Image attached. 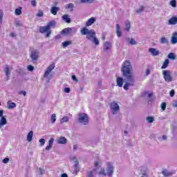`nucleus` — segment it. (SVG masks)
<instances>
[{
    "label": "nucleus",
    "instance_id": "35",
    "mask_svg": "<svg viewBox=\"0 0 177 177\" xmlns=\"http://www.w3.org/2000/svg\"><path fill=\"white\" fill-rule=\"evenodd\" d=\"M61 124H63L64 122H68V116H64L62 119L60 120Z\"/></svg>",
    "mask_w": 177,
    "mask_h": 177
},
{
    "label": "nucleus",
    "instance_id": "8",
    "mask_svg": "<svg viewBox=\"0 0 177 177\" xmlns=\"http://www.w3.org/2000/svg\"><path fill=\"white\" fill-rule=\"evenodd\" d=\"M96 37V32L93 30H89L86 35V39L89 41H92V39Z\"/></svg>",
    "mask_w": 177,
    "mask_h": 177
},
{
    "label": "nucleus",
    "instance_id": "2",
    "mask_svg": "<svg viewBox=\"0 0 177 177\" xmlns=\"http://www.w3.org/2000/svg\"><path fill=\"white\" fill-rule=\"evenodd\" d=\"M108 169H106V173L104 170V169H102L101 171L99 172L100 175H104V176H106V175L108 176H111L113 175V173L114 172V167H113V165L111 163L108 162L107 163Z\"/></svg>",
    "mask_w": 177,
    "mask_h": 177
},
{
    "label": "nucleus",
    "instance_id": "28",
    "mask_svg": "<svg viewBox=\"0 0 177 177\" xmlns=\"http://www.w3.org/2000/svg\"><path fill=\"white\" fill-rule=\"evenodd\" d=\"M168 59H170V60H176V55H175V53H170L167 55Z\"/></svg>",
    "mask_w": 177,
    "mask_h": 177
},
{
    "label": "nucleus",
    "instance_id": "21",
    "mask_svg": "<svg viewBox=\"0 0 177 177\" xmlns=\"http://www.w3.org/2000/svg\"><path fill=\"white\" fill-rule=\"evenodd\" d=\"M39 31L41 34H44V32H46L47 31H49V28L46 26H41L39 28Z\"/></svg>",
    "mask_w": 177,
    "mask_h": 177
},
{
    "label": "nucleus",
    "instance_id": "43",
    "mask_svg": "<svg viewBox=\"0 0 177 177\" xmlns=\"http://www.w3.org/2000/svg\"><path fill=\"white\" fill-rule=\"evenodd\" d=\"M144 96H148V97H151L153 96V93H149L147 91L144 92Z\"/></svg>",
    "mask_w": 177,
    "mask_h": 177
},
{
    "label": "nucleus",
    "instance_id": "38",
    "mask_svg": "<svg viewBox=\"0 0 177 177\" xmlns=\"http://www.w3.org/2000/svg\"><path fill=\"white\" fill-rule=\"evenodd\" d=\"M160 44H168V40L167 39V38H165V37H161Z\"/></svg>",
    "mask_w": 177,
    "mask_h": 177
},
{
    "label": "nucleus",
    "instance_id": "33",
    "mask_svg": "<svg viewBox=\"0 0 177 177\" xmlns=\"http://www.w3.org/2000/svg\"><path fill=\"white\" fill-rule=\"evenodd\" d=\"M126 26V31H129L131 30V22L129 21H127L125 23Z\"/></svg>",
    "mask_w": 177,
    "mask_h": 177
},
{
    "label": "nucleus",
    "instance_id": "48",
    "mask_svg": "<svg viewBox=\"0 0 177 177\" xmlns=\"http://www.w3.org/2000/svg\"><path fill=\"white\" fill-rule=\"evenodd\" d=\"M169 96L171 97H174V96H175V90H171L170 92H169Z\"/></svg>",
    "mask_w": 177,
    "mask_h": 177
},
{
    "label": "nucleus",
    "instance_id": "46",
    "mask_svg": "<svg viewBox=\"0 0 177 177\" xmlns=\"http://www.w3.org/2000/svg\"><path fill=\"white\" fill-rule=\"evenodd\" d=\"M149 52L152 53L153 56H156V48H149Z\"/></svg>",
    "mask_w": 177,
    "mask_h": 177
},
{
    "label": "nucleus",
    "instance_id": "39",
    "mask_svg": "<svg viewBox=\"0 0 177 177\" xmlns=\"http://www.w3.org/2000/svg\"><path fill=\"white\" fill-rule=\"evenodd\" d=\"M51 122L55 124L56 122V114L53 113L51 115Z\"/></svg>",
    "mask_w": 177,
    "mask_h": 177
},
{
    "label": "nucleus",
    "instance_id": "16",
    "mask_svg": "<svg viewBox=\"0 0 177 177\" xmlns=\"http://www.w3.org/2000/svg\"><path fill=\"white\" fill-rule=\"evenodd\" d=\"M32 60H38V51L33 50L30 55Z\"/></svg>",
    "mask_w": 177,
    "mask_h": 177
},
{
    "label": "nucleus",
    "instance_id": "20",
    "mask_svg": "<svg viewBox=\"0 0 177 177\" xmlns=\"http://www.w3.org/2000/svg\"><path fill=\"white\" fill-rule=\"evenodd\" d=\"M62 19L64 20V21H65L66 23L70 24L71 23V19H70V17H68V15H64L62 16Z\"/></svg>",
    "mask_w": 177,
    "mask_h": 177
},
{
    "label": "nucleus",
    "instance_id": "53",
    "mask_svg": "<svg viewBox=\"0 0 177 177\" xmlns=\"http://www.w3.org/2000/svg\"><path fill=\"white\" fill-rule=\"evenodd\" d=\"M87 175H88V177H93V171H88Z\"/></svg>",
    "mask_w": 177,
    "mask_h": 177
},
{
    "label": "nucleus",
    "instance_id": "36",
    "mask_svg": "<svg viewBox=\"0 0 177 177\" xmlns=\"http://www.w3.org/2000/svg\"><path fill=\"white\" fill-rule=\"evenodd\" d=\"M91 41H93V42L95 44L96 46H97L100 44L99 39L96 38V36L94 38H93Z\"/></svg>",
    "mask_w": 177,
    "mask_h": 177
},
{
    "label": "nucleus",
    "instance_id": "29",
    "mask_svg": "<svg viewBox=\"0 0 177 177\" xmlns=\"http://www.w3.org/2000/svg\"><path fill=\"white\" fill-rule=\"evenodd\" d=\"M55 26H56V22L55 21H50L47 24V28H48V30H50V27H55Z\"/></svg>",
    "mask_w": 177,
    "mask_h": 177
},
{
    "label": "nucleus",
    "instance_id": "41",
    "mask_svg": "<svg viewBox=\"0 0 177 177\" xmlns=\"http://www.w3.org/2000/svg\"><path fill=\"white\" fill-rule=\"evenodd\" d=\"M160 107L162 111H165V109H167V104L165 102H162Z\"/></svg>",
    "mask_w": 177,
    "mask_h": 177
},
{
    "label": "nucleus",
    "instance_id": "51",
    "mask_svg": "<svg viewBox=\"0 0 177 177\" xmlns=\"http://www.w3.org/2000/svg\"><path fill=\"white\" fill-rule=\"evenodd\" d=\"M28 71H34V66H32L31 65H28Z\"/></svg>",
    "mask_w": 177,
    "mask_h": 177
},
{
    "label": "nucleus",
    "instance_id": "30",
    "mask_svg": "<svg viewBox=\"0 0 177 177\" xmlns=\"http://www.w3.org/2000/svg\"><path fill=\"white\" fill-rule=\"evenodd\" d=\"M168 64H169V59H165L163 62V64L161 67L162 69L167 68L168 67Z\"/></svg>",
    "mask_w": 177,
    "mask_h": 177
},
{
    "label": "nucleus",
    "instance_id": "55",
    "mask_svg": "<svg viewBox=\"0 0 177 177\" xmlns=\"http://www.w3.org/2000/svg\"><path fill=\"white\" fill-rule=\"evenodd\" d=\"M72 80L75 81V82H78V79H77V76L75 75H72Z\"/></svg>",
    "mask_w": 177,
    "mask_h": 177
},
{
    "label": "nucleus",
    "instance_id": "60",
    "mask_svg": "<svg viewBox=\"0 0 177 177\" xmlns=\"http://www.w3.org/2000/svg\"><path fill=\"white\" fill-rule=\"evenodd\" d=\"M39 174L42 175V174H44V172H45V170H44L43 169L39 168Z\"/></svg>",
    "mask_w": 177,
    "mask_h": 177
},
{
    "label": "nucleus",
    "instance_id": "42",
    "mask_svg": "<svg viewBox=\"0 0 177 177\" xmlns=\"http://www.w3.org/2000/svg\"><path fill=\"white\" fill-rule=\"evenodd\" d=\"M80 2L82 3H92V2H93V0H80Z\"/></svg>",
    "mask_w": 177,
    "mask_h": 177
},
{
    "label": "nucleus",
    "instance_id": "26",
    "mask_svg": "<svg viewBox=\"0 0 177 177\" xmlns=\"http://www.w3.org/2000/svg\"><path fill=\"white\" fill-rule=\"evenodd\" d=\"M116 32L118 37H121L122 32H121V29L120 28V24H116Z\"/></svg>",
    "mask_w": 177,
    "mask_h": 177
},
{
    "label": "nucleus",
    "instance_id": "32",
    "mask_svg": "<svg viewBox=\"0 0 177 177\" xmlns=\"http://www.w3.org/2000/svg\"><path fill=\"white\" fill-rule=\"evenodd\" d=\"M75 164L74 167L76 168V169H75V174H77V172H80V169H78V164H79V162H78L77 160H76L75 161Z\"/></svg>",
    "mask_w": 177,
    "mask_h": 177
},
{
    "label": "nucleus",
    "instance_id": "45",
    "mask_svg": "<svg viewBox=\"0 0 177 177\" xmlns=\"http://www.w3.org/2000/svg\"><path fill=\"white\" fill-rule=\"evenodd\" d=\"M145 10V7L143 6H141L139 9L136 10V13H140V12H143Z\"/></svg>",
    "mask_w": 177,
    "mask_h": 177
},
{
    "label": "nucleus",
    "instance_id": "11",
    "mask_svg": "<svg viewBox=\"0 0 177 177\" xmlns=\"http://www.w3.org/2000/svg\"><path fill=\"white\" fill-rule=\"evenodd\" d=\"M116 85L119 86V88H122V85H124V79L121 77H118L116 78Z\"/></svg>",
    "mask_w": 177,
    "mask_h": 177
},
{
    "label": "nucleus",
    "instance_id": "52",
    "mask_svg": "<svg viewBox=\"0 0 177 177\" xmlns=\"http://www.w3.org/2000/svg\"><path fill=\"white\" fill-rule=\"evenodd\" d=\"M129 44H131V45H136V41L134 39H131Z\"/></svg>",
    "mask_w": 177,
    "mask_h": 177
},
{
    "label": "nucleus",
    "instance_id": "58",
    "mask_svg": "<svg viewBox=\"0 0 177 177\" xmlns=\"http://www.w3.org/2000/svg\"><path fill=\"white\" fill-rule=\"evenodd\" d=\"M47 33H46V37L48 38V37H50V29L48 30V31H47L46 32Z\"/></svg>",
    "mask_w": 177,
    "mask_h": 177
},
{
    "label": "nucleus",
    "instance_id": "24",
    "mask_svg": "<svg viewBox=\"0 0 177 177\" xmlns=\"http://www.w3.org/2000/svg\"><path fill=\"white\" fill-rule=\"evenodd\" d=\"M34 135V132L32 131H30L27 136V140L28 142H31L32 140V136Z\"/></svg>",
    "mask_w": 177,
    "mask_h": 177
},
{
    "label": "nucleus",
    "instance_id": "49",
    "mask_svg": "<svg viewBox=\"0 0 177 177\" xmlns=\"http://www.w3.org/2000/svg\"><path fill=\"white\" fill-rule=\"evenodd\" d=\"M39 142L41 146H44V145H45V139H44V138L40 139L39 140Z\"/></svg>",
    "mask_w": 177,
    "mask_h": 177
},
{
    "label": "nucleus",
    "instance_id": "50",
    "mask_svg": "<svg viewBox=\"0 0 177 177\" xmlns=\"http://www.w3.org/2000/svg\"><path fill=\"white\" fill-rule=\"evenodd\" d=\"M2 162H3V164H8L9 162V158H5L3 160Z\"/></svg>",
    "mask_w": 177,
    "mask_h": 177
},
{
    "label": "nucleus",
    "instance_id": "4",
    "mask_svg": "<svg viewBox=\"0 0 177 177\" xmlns=\"http://www.w3.org/2000/svg\"><path fill=\"white\" fill-rule=\"evenodd\" d=\"M162 75L166 82H172L173 78L172 76H171L170 71H162Z\"/></svg>",
    "mask_w": 177,
    "mask_h": 177
},
{
    "label": "nucleus",
    "instance_id": "23",
    "mask_svg": "<svg viewBox=\"0 0 177 177\" xmlns=\"http://www.w3.org/2000/svg\"><path fill=\"white\" fill-rule=\"evenodd\" d=\"M110 48H111V45L110 44V42L106 41L104 45V50H105V52H107V50H109Z\"/></svg>",
    "mask_w": 177,
    "mask_h": 177
},
{
    "label": "nucleus",
    "instance_id": "22",
    "mask_svg": "<svg viewBox=\"0 0 177 177\" xmlns=\"http://www.w3.org/2000/svg\"><path fill=\"white\" fill-rule=\"evenodd\" d=\"M80 32L82 35H88V33L89 32V29H88L86 27H84L82 28Z\"/></svg>",
    "mask_w": 177,
    "mask_h": 177
},
{
    "label": "nucleus",
    "instance_id": "40",
    "mask_svg": "<svg viewBox=\"0 0 177 177\" xmlns=\"http://www.w3.org/2000/svg\"><path fill=\"white\" fill-rule=\"evenodd\" d=\"M37 16V17H42V16H44V11L42 10H39Z\"/></svg>",
    "mask_w": 177,
    "mask_h": 177
},
{
    "label": "nucleus",
    "instance_id": "27",
    "mask_svg": "<svg viewBox=\"0 0 177 177\" xmlns=\"http://www.w3.org/2000/svg\"><path fill=\"white\" fill-rule=\"evenodd\" d=\"M65 9H70V12H73V10H74V4L71 3L66 5Z\"/></svg>",
    "mask_w": 177,
    "mask_h": 177
},
{
    "label": "nucleus",
    "instance_id": "17",
    "mask_svg": "<svg viewBox=\"0 0 177 177\" xmlns=\"http://www.w3.org/2000/svg\"><path fill=\"white\" fill-rule=\"evenodd\" d=\"M60 10V8L56 6H53L50 9V13L53 15L54 16H56L57 15V12Z\"/></svg>",
    "mask_w": 177,
    "mask_h": 177
},
{
    "label": "nucleus",
    "instance_id": "1",
    "mask_svg": "<svg viewBox=\"0 0 177 177\" xmlns=\"http://www.w3.org/2000/svg\"><path fill=\"white\" fill-rule=\"evenodd\" d=\"M122 75L125 78L126 82L124 84V91H128L129 86H135V77L133 76L132 65L129 60H126L122 63L121 68Z\"/></svg>",
    "mask_w": 177,
    "mask_h": 177
},
{
    "label": "nucleus",
    "instance_id": "63",
    "mask_svg": "<svg viewBox=\"0 0 177 177\" xmlns=\"http://www.w3.org/2000/svg\"><path fill=\"white\" fill-rule=\"evenodd\" d=\"M61 177H68V176H67V174H62Z\"/></svg>",
    "mask_w": 177,
    "mask_h": 177
},
{
    "label": "nucleus",
    "instance_id": "44",
    "mask_svg": "<svg viewBox=\"0 0 177 177\" xmlns=\"http://www.w3.org/2000/svg\"><path fill=\"white\" fill-rule=\"evenodd\" d=\"M147 122H149L150 124H151V122H153V121H154V118L147 117Z\"/></svg>",
    "mask_w": 177,
    "mask_h": 177
},
{
    "label": "nucleus",
    "instance_id": "15",
    "mask_svg": "<svg viewBox=\"0 0 177 177\" xmlns=\"http://www.w3.org/2000/svg\"><path fill=\"white\" fill-rule=\"evenodd\" d=\"M170 42L171 44H177V32H176L172 34Z\"/></svg>",
    "mask_w": 177,
    "mask_h": 177
},
{
    "label": "nucleus",
    "instance_id": "57",
    "mask_svg": "<svg viewBox=\"0 0 177 177\" xmlns=\"http://www.w3.org/2000/svg\"><path fill=\"white\" fill-rule=\"evenodd\" d=\"M19 95H24V96H26V95H27V93L25 91H21L19 92Z\"/></svg>",
    "mask_w": 177,
    "mask_h": 177
},
{
    "label": "nucleus",
    "instance_id": "19",
    "mask_svg": "<svg viewBox=\"0 0 177 177\" xmlns=\"http://www.w3.org/2000/svg\"><path fill=\"white\" fill-rule=\"evenodd\" d=\"M53 138H50L49 142H48V145L46 147V150L49 151L50 149H52V147L53 146V142H54Z\"/></svg>",
    "mask_w": 177,
    "mask_h": 177
},
{
    "label": "nucleus",
    "instance_id": "61",
    "mask_svg": "<svg viewBox=\"0 0 177 177\" xmlns=\"http://www.w3.org/2000/svg\"><path fill=\"white\" fill-rule=\"evenodd\" d=\"M149 74H150V69H147L146 71V75H149Z\"/></svg>",
    "mask_w": 177,
    "mask_h": 177
},
{
    "label": "nucleus",
    "instance_id": "18",
    "mask_svg": "<svg viewBox=\"0 0 177 177\" xmlns=\"http://www.w3.org/2000/svg\"><path fill=\"white\" fill-rule=\"evenodd\" d=\"M177 24V17H173L169 20V25L174 26Z\"/></svg>",
    "mask_w": 177,
    "mask_h": 177
},
{
    "label": "nucleus",
    "instance_id": "5",
    "mask_svg": "<svg viewBox=\"0 0 177 177\" xmlns=\"http://www.w3.org/2000/svg\"><path fill=\"white\" fill-rule=\"evenodd\" d=\"M55 68V64H51L48 66V67L46 68L44 74V77L48 78L49 75H50V73H52V71Z\"/></svg>",
    "mask_w": 177,
    "mask_h": 177
},
{
    "label": "nucleus",
    "instance_id": "56",
    "mask_svg": "<svg viewBox=\"0 0 177 177\" xmlns=\"http://www.w3.org/2000/svg\"><path fill=\"white\" fill-rule=\"evenodd\" d=\"M64 92L66 93H70V88H68V87L65 88H64Z\"/></svg>",
    "mask_w": 177,
    "mask_h": 177
},
{
    "label": "nucleus",
    "instance_id": "31",
    "mask_svg": "<svg viewBox=\"0 0 177 177\" xmlns=\"http://www.w3.org/2000/svg\"><path fill=\"white\" fill-rule=\"evenodd\" d=\"M72 44H73V41H65L62 42V46H64V48H67L68 45H71Z\"/></svg>",
    "mask_w": 177,
    "mask_h": 177
},
{
    "label": "nucleus",
    "instance_id": "14",
    "mask_svg": "<svg viewBox=\"0 0 177 177\" xmlns=\"http://www.w3.org/2000/svg\"><path fill=\"white\" fill-rule=\"evenodd\" d=\"M57 142L58 145H66L67 143V139L64 137H59L57 138Z\"/></svg>",
    "mask_w": 177,
    "mask_h": 177
},
{
    "label": "nucleus",
    "instance_id": "47",
    "mask_svg": "<svg viewBox=\"0 0 177 177\" xmlns=\"http://www.w3.org/2000/svg\"><path fill=\"white\" fill-rule=\"evenodd\" d=\"M2 19H3V11L0 10V23H2Z\"/></svg>",
    "mask_w": 177,
    "mask_h": 177
},
{
    "label": "nucleus",
    "instance_id": "12",
    "mask_svg": "<svg viewBox=\"0 0 177 177\" xmlns=\"http://www.w3.org/2000/svg\"><path fill=\"white\" fill-rule=\"evenodd\" d=\"M162 175H163V176L165 177H171L172 176V175H174V173L172 171H169L167 169H163L161 171Z\"/></svg>",
    "mask_w": 177,
    "mask_h": 177
},
{
    "label": "nucleus",
    "instance_id": "7",
    "mask_svg": "<svg viewBox=\"0 0 177 177\" xmlns=\"http://www.w3.org/2000/svg\"><path fill=\"white\" fill-rule=\"evenodd\" d=\"M111 109L113 111L112 114H117L120 110V106L116 102H112L111 103Z\"/></svg>",
    "mask_w": 177,
    "mask_h": 177
},
{
    "label": "nucleus",
    "instance_id": "54",
    "mask_svg": "<svg viewBox=\"0 0 177 177\" xmlns=\"http://www.w3.org/2000/svg\"><path fill=\"white\" fill-rule=\"evenodd\" d=\"M159 139H160V140H167V136L163 135V136H162V138L160 137Z\"/></svg>",
    "mask_w": 177,
    "mask_h": 177
},
{
    "label": "nucleus",
    "instance_id": "3",
    "mask_svg": "<svg viewBox=\"0 0 177 177\" xmlns=\"http://www.w3.org/2000/svg\"><path fill=\"white\" fill-rule=\"evenodd\" d=\"M79 122H80L81 124H83L84 125H86V124L89 122V117H88V115L85 113H80Z\"/></svg>",
    "mask_w": 177,
    "mask_h": 177
},
{
    "label": "nucleus",
    "instance_id": "6",
    "mask_svg": "<svg viewBox=\"0 0 177 177\" xmlns=\"http://www.w3.org/2000/svg\"><path fill=\"white\" fill-rule=\"evenodd\" d=\"M3 115V111L0 110V117H1L0 120V128H2V127L8 124V120H6V118Z\"/></svg>",
    "mask_w": 177,
    "mask_h": 177
},
{
    "label": "nucleus",
    "instance_id": "13",
    "mask_svg": "<svg viewBox=\"0 0 177 177\" xmlns=\"http://www.w3.org/2000/svg\"><path fill=\"white\" fill-rule=\"evenodd\" d=\"M95 21H96V18L95 17H91L88 19L86 22V27H90V26H92V24H93Z\"/></svg>",
    "mask_w": 177,
    "mask_h": 177
},
{
    "label": "nucleus",
    "instance_id": "64",
    "mask_svg": "<svg viewBox=\"0 0 177 177\" xmlns=\"http://www.w3.org/2000/svg\"><path fill=\"white\" fill-rule=\"evenodd\" d=\"M173 107H177V101H175L173 104Z\"/></svg>",
    "mask_w": 177,
    "mask_h": 177
},
{
    "label": "nucleus",
    "instance_id": "59",
    "mask_svg": "<svg viewBox=\"0 0 177 177\" xmlns=\"http://www.w3.org/2000/svg\"><path fill=\"white\" fill-rule=\"evenodd\" d=\"M31 5H32L35 7L37 6V1H35V0L32 1Z\"/></svg>",
    "mask_w": 177,
    "mask_h": 177
},
{
    "label": "nucleus",
    "instance_id": "62",
    "mask_svg": "<svg viewBox=\"0 0 177 177\" xmlns=\"http://www.w3.org/2000/svg\"><path fill=\"white\" fill-rule=\"evenodd\" d=\"M10 35V37H16V34H15V32H11Z\"/></svg>",
    "mask_w": 177,
    "mask_h": 177
},
{
    "label": "nucleus",
    "instance_id": "37",
    "mask_svg": "<svg viewBox=\"0 0 177 177\" xmlns=\"http://www.w3.org/2000/svg\"><path fill=\"white\" fill-rule=\"evenodd\" d=\"M169 5H171V6H172V8H176V0L170 1Z\"/></svg>",
    "mask_w": 177,
    "mask_h": 177
},
{
    "label": "nucleus",
    "instance_id": "34",
    "mask_svg": "<svg viewBox=\"0 0 177 177\" xmlns=\"http://www.w3.org/2000/svg\"><path fill=\"white\" fill-rule=\"evenodd\" d=\"M15 15L17 16H20V15H21V7H19L15 10Z\"/></svg>",
    "mask_w": 177,
    "mask_h": 177
},
{
    "label": "nucleus",
    "instance_id": "10",
    "mask_svg": "<svg viewBox=\"0 0 177 177\" xmlns=\"http://www.w3.org/2000/svg\"><path fill=\"white\" fill-rule=\"evenodd\" d=\"M12 71V68L9 67V65H6L4 68V73L7 77V80H9V75H10V72Z\"/></svg>",
    "mask_w": 177,
    "mask_h": 177
},
{
    "label": "nucleus",
    "instance_id": "25",
    "mask_svg": "<svg viewBox=\"0 0 177 177\" xmlns=\"http://www.w3.org/2000/svg\"><path fill=\"white\" fill-rule=\"evenodd\" d=\"M7 104L8 109H15V107H16V103L12 102L11 101H8Z\"/></svg>",
    "mask_w": 177,
    "mask_h": 177
},
{
    "label": "nucleus",
    "instance_id": "9",
    "mask_svg": "<svg viewBox=\"0 0 177 177\" xmlns=\"http://www.w3.org/2000/svg\"><path fill=\"white\" fill-rule=\"evenodd\" d=\"M73 32V29L71 28H66L62 30L61 34L62 35H70Z\"/></svg>",
    "mask_w": 177,
    "mask_h": 177
}]
</instances>
